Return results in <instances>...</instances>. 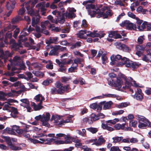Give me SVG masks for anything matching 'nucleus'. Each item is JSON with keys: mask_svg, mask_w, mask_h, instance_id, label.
Returning <instances> with one entry per match:
<instances>
[{"mask_svg": "<svg viewBox=\"0 0 151 151\" xmlns=\"http://www.w3.org/2000/svg\"><path fill=\"white\" fill-rule=\"evenodd\" d=\"M70 79V78L66 77H63L61 78V81L63 83H66Z\"/></svg>", "mask_w": 151, "mask_h": 151, "instance_id": "obj_54", "label": "nucleus"}, {"mask_svg": "<svg viewBox=\"0 0 151 151\" xmlns=\"http://www.w3.org/2000/svg\"><path fill=\"white\" fill-rule=\"evenodd\" d=\"M27 30V28H24L23 30L21 32L19 37V39H22V38L28 35L27 33L25 32Z\"/></svg>", "mask_w": 151, "mask_h": 151, "instance_id": "obj_27", "label": "nucleus"}, {"mask_svg": "<svg viewBox=\"0 0 151 151\" xmlns=\"http://www.w3.org/2000/svg\"><path fill=\"white\" fill-rule=\"evenodd\" d=\"M58 49L59 48L58 47H53V48L50 51L49 55L50 56H58Z\"/></svg>", "mask_w": 151, "mask_h": 151, "instance_id": "obj_24", "label": "nucleus"}, {"mask_svg": "<svg viewBox=\"0 0 151 151\" xmlns=\"http://www.w3.org/2000/svg\"><path fill=\"white\" fill-rule=\"evenodd\" d=\"M48 120H47L46 119H43V120H42V118L41 120V121L42 122V125L43 126L49 128L50 127V125L49 123L48 122Z\"/></svg>", "mask_w": 151, "mask_h": 151, "instance_id": "obj_37", "label": "nucleus"}, {"mask_svg": "<svg viewBox=\"0 0 151 151\" xmlns=\"http://www.w3.org/2000/svg\"><path fill=\"white\" fill-rule=\"evenodd\" d=\"M58 37H50L46 40V43L47 44H50L51 43L56 44L58 42Z\"/></svg>", "mask_w": 151, "mask_h": 151, "instance_id": "obj_15", "label": "nucleus"}, {"mask_svg": "<svg viewBox=\"0 0 151 151\" xmlns=\"http://www.w3.org/2000/svg\"><path fill=\"white\" fill-rule=\"evenodd\" d=\"M88 32L89 31L86 30H81L79 32L78 35L80 38L86 39H87L86 37H85L84 35V34H86L87 35V34L88 33ZM86 36H87V35Z\"/></svg>", "mask_w": 151, "mask_h": 151, "instance_id": "obj_20", "label": "nucleus"}, {"mask_svg": "<svg viewBox=\"0 0 151 151\" xmlns=\"http://www.w3.org/2000/svg\"><path fill=\"white\" fill-rule=\"evenodd\" d=\"M11 109V115L14 118H16L17 117V115L18 114L19 112L17 109L14 107H12Z\"/></svg>", "mask_w": 151, "mask_h": 151, "instance_id": "obj_21", "label": "nucleus"}, {"mask_svg": "<svg viewBox=\"0 0 151 151\" xmlns=\"http://www.w3.org/2000/svg\"><path fill=\"white\" fill-rule=\"evenodd\" d=\"M38 0H32V1L30 0L27 2L25 4V7L27 10L30 8V5L34 7L35 4L37 3Z\"/></svg>", "mask_w": 151, "mask_h": 151, "instance_id": "obj_16", "label": "nucleus"}, {"mask_svg": "<svg viewBox=\"0 0 151 151\" xmlns=\"http://www.w3.org/2000/svg\"><path fill=\"white\" fill-rule=\"evenodd\" d=\"M92 3L87 4L86 6V8L88 9V13L90 15L91 17H94L96 16V14L97 15V12L95 11L96 6Z\"/></svg>", "mask_w": 151, "mask_h": 151, "instance_id": "obj_7", "label": "nucleus"}, {"mask_svg": "<svg viewBox=\"0 0 151 151\" xmlns=\"http://www.w3.org/2000/svg\"><path fill=\"white\" fill-rule=\"evenodd\" d=\"M50 115L49 113H47L46 114V116L45 115H43L42 116V120L43 119H46L47 120H49L50 118Z\"/></svg>", "mask_w": 151, "mask_h": 151, "instance_id": "obj_40", "label": "nucleus"}, {"mask_svg": "<svg viewBox=\"0 0 151 151\" xmlns=\"http://www.w3.org/2000/svg\"><path fill=\"white\" fill-rule=\"evenodd\" d=\"M120 25L122 27H126L127 29L130 30H134L136 29L135 24L130 22L129 20H126L122 22L120 24Z\"/></svg>", "mask_w": 151, "mask_h": 151, "instance_id": "obj_8", "label": "nucleus"}, {"mask_svg": "<svg viewBox=\"0 0 151 151\" xmlns=\"http://www.w3.org/2000/svg\"><path fill=\"white\" fill-rule=\"evenodd\" d=\"M76 142L75 146L76 147H80L82 145V143L80 142L79 140L78 139H77L76 140Z\"/></svg>", "mask_w": 151, "mask_h": 151, "instance_id": "obj_57", "label": "nucleus"}, {"mask_svg": "<svg viewBox=\"0 0 151 151\" xmlns=\"http://www.w3.org/2000/svg\"><path fill=\"white\" fill-rule=\"evenodd\" d=\"M113 104V103L111 101L106 102V101H104L101 102V106L102 108V106L103 105V109L106 110L109 109L111 105Z\"/></svg>", "mask_w": 151, "mask_h": 151, "instance_id": "obj_12", "label": "nucleus"}, {"mask_svg": "<svg viewBox=\"0 0 151 151\" xmlns=\"http://www.w3.org/2000/svg\"><path fill=\"white\" fill-rule=\"evenodd\" d=\"M135 97H136L137 100L141 101L143 99V97L142 94H135L134 95Z\"/></svg>", "mask_w": 151, "mask_h": 151, "instance_id": "obj_43", "label": "nucleus"}, {"mask_svg": "<svg viewBox=\"0 0 151 151\" xmlns=\"http://www.w3.org/2000/svg\"><path fill=\"white\" fill-rule=\"evenodd\" d=\"M47 19H48L50 20V21L52 23H57V22L56 20H55L53 19V18L51 15H49L47 17Z\"/></svg>", "mask_w": 151, "mask_h": 151, "instance_id": "obj_45", "label": "nucleus"}, {"mask_svg": "<svg viewBox=\"0 0 151 151\" xmlns=\"http://www.w3.org/2000/svg\"><path fill=\"white\" fill-rule=\"evenodd\" d=\"M117 31H110L109 32V36L110 37L114 38L116 32Z\"/></svg>", "mask_w": 151, "mask_h": 151, "instance_id": "obj_47", "label": "nucleus"}, {"mask_svg": "<svg viewBox=\"0 0 151 151\" xmlns=\"http://www.w3.org/2000/svg\"><path fill=\"white\" fill-rule=\"evenodd\" d=\"M135 19L137 20V26H138V28L139 29L140 28V25L142 24V23L143 22V21L142 20H140L139 19V18L137 17Z\"/></svg>", "mask_w": 151, "mask_h": 151, "instance_id": "obj_42", "label": "nucleus"}, {"mask_svg": "<svg viewBox=\"0 0 151 151\" xmlns=\"http://www.w3.org/2000/svg\"><path fill=\"white\" fill-rule=\"evenodd\" d=\"M117 46L118 48L125 52H129L131 50L129 47L124 44L119 43Z\"/></svg>", "mask_w": 151, "mask_h": 151, "instance_id": "obj_13", "label": "nucleus"}, {"mask_svg": "<svg viewBox=\"0 0 151 151\" xmlns=\"http://www.w3.org/2000/svg\"><path fill=\"white\" fill-rule=\"evenodd\" d=\"M20 101L22 103L25 104L26 105L29 104V101L27 99H21Z\"/></svg>", "mask_w": 151, "mask_h": 151, "instance_id": "obj_59", "label": "nucleus"}, {"mask_svg": "<svg viewBox=\"0 0 151 151\" xmlns=\"http://www.w3.org/2000/svg\"><path fill=\"white\" fill-rule=\"evenodd\" d=\"M32 73L36 76L37 77H43L44 75V74L43 73L38 71L35 72L33 71Z\"/></svg>", "mask_w": 151, "mask_h": 151, "instance_id": "obj_33", "label": "nucleus"}, {"mask_svg": "<svg viewBox=\"0 0 151 151\" xmlns=\"http://www.w3.org/2000/svg\"><path fill=\"white\" fill-rule=\"evenodd\" d=\"M110 151H121L118 147L113 146L111 148Z\"/></svg>", "mask_w": 151, "mask_h": 151, "instance_id": "obj_56", "label": "nucleus"}, {"mask_svg": "<svg viewBox=\"0 0 151 151\" xmlns=\"http://www.w3.org/2000/svg\"><path fill=\"white\" fill-rule=\"evenodd\" d=\"M142 60L146 62H151V56L146 54L142 58Z\"/></svg>", "mask_w": 151, "mask_h": 151, "instance_id": "obj_29", "label": "nucleus"}, {"mask_svg": "<svg viewBox=\"0 0 151 151\" xmlns=\"http://www.w3.org/2000/svg\"><path fill=\"white\" fill-rule=\"evenodd\" d=\"M101 59L102 61V63L104 64H106V61L107 59V57L106 55L105 54H103L101 55Z\"/></svg>", "mask_w": 151, "mask_h": 151, "instance_id": "obj_50", "label": "nucleus"}, {"mask_svg": "<svg viewBox=\"0 0 151 151\" xmlns=\"http://www.w3.org/2000/svg\"><path fill=\"white\" fill-rule=\"evenodd\" d=\"M91 119L90 121H89V124H92L93 123V121H96L99 119V116L97 115H96L95 114L92 113L91 114Z\"/></svg>", "mask_w": 151, "mask_h": 151, "instance_id": "obj_22", "label": "nucleus"}, {"mask_svg": "<svg viewBox=\"0 0 151 151\" xmlns=\"http://www.w3.org/2000/svg\"><path fill=\"white\" fill-rule=\"evenodd\" d=\"M5 130L11 134H14L15 133V132L14 131H12V129L10 128L7 127L5 129Z\"/></svg>", "mask_w": 151, "mask_h": 151, "instance_id": "obj_64", "label": "nucleus"}, {"mask_svg": "<svg viewBox=\"0 0 151 151\" xmlns=\"http://www.w3.org/2000/svg\"><path fill=\"white\" fill-rule=\"evenodd\" d=\"M137 122L136 121L134 120H132L130 121L129 122V125L130 126L135 128L137 127Z\"/></svg>", "mask_w": 151, "mask_h": 151, "instance_id": "obj_35", "label": "nucleus"}, {"mask_svg": "<svg viewBox=\"0 0 151 151\" xmlns=\"http://www.w3.org/2000/svg\"><path fill=\"white\" fill-rule=\"evenodd\" d=\"M19 134H22L24 132H26V129H18L16 132Z\"/></svg>", "mask_w": 151, "mask_h": 151, "instance_id": "obj_62", "label": "nucleus"}, {"mask_svg": "<svg viewBox=\"0 0 151 151\" xmlns=\"http://www.w3.org/2000/svg\"><path fill=\"white\" fill-rule=\"evenodd\" d=\"M147 119L144 116H142L138 118V127L141 129H146L147 124L146 123Z\"/></svg>", "mask_w": 151, "mask_h": 151, "instance_id": "obj_9", "label": "nucleus"}, {"mask_svg": "<svg viewBox=\"0 0 151 151\" xmlns=\"http://www.w3.org/2000/svg\"><path fill=\"white\" fill-rule=\"evenodd\" d=\"M70 43H68L66 40L61 41L60 42V45L65 46H70Z\"/></svg>", "mask_w": 151, "mask_h": 151, "instance_id": "obj_63", "label": "nucleus"}, {"mask_svg": "<svg viewBox=\"0 0 151 151\" xmlns=\"http://www.w3.org/2000/svg\"><path fill=\"white\" fill-rule=\"evenodd\" d=\"M12 37V33L8 32L6 33L5 36V42H6L8 39H11Z\"/></svg>", "mask_w": 151, "mask_h": 151, "instance_id": "obj_36", "label": "nucleus"}, {"mask_svg": "<svg viewBox=\"0 0 151 151\" xmlns=\"http://www.w3.org/2000/svg\"><path fill=\"white\" fill-rule=\"evenodd\" d=\"M15 0L11 1V3L9 2H6V7L8 10L13 9L15 7L16 2Z\"/></svg>", "mask_w": 151, "mask_h": 151, "instance_id": "obj_17", "label": "nucleus"}, {"mask_svg": "<svg viewBox=\"0 0 151 151\" xmlns=\"http://www.w3.org/2000/svg\"><path fill=\"white\" fill-rule=\"evenodd\" d=\"M101 128L104 129H106L108 131H112L114 130L113 128L108 126V125L111 126V124H115V122L113 120H109L106 121L105 120L101 121Z\"/></svg>", "mask_w": 151, "mask_h": 151, "instance_id": "obj_6", "label": "nucleus"}, {"mask_svg": "<svg viewBox=\"0 0 151 151\" xmlns=\"http://www.w3.org/2000/svg\"><path fill=\"white\" fill-rule=\"evenodd\" d=\"M62 16L60 20V22L61 23H63L65 21V17H67L66 14L63 13L62 14Z\"/></svg>", "mask_w": 151, "mask_h": 151, "instance_id": "obj_48", "label": "nucleus"}, {"mask_svg": "<svg viewBox=\"0 0 151 151\" xmlns=\"http://www.w3.org/2000/svg\"><path fill=\"white\" fill-rule=\"evenodd\" d=\"M101 9V12L99 11L97 12V15L96 16L97 18L103 17L104 19L107 18L109 16H111L113 15V13H111L112 10L108 6H104Z\"/></svg>", "mask_w": 151, "mask_h": 151, "instance_id": "obj_3", "label": "nucleus"}, {"mask_svg": "<svg viewBox=\"0 0 151 151\" xmlns=\"http://www.w3.org/2000/svg\"><path fill=\"white\" fill-rule=\"evenodd\" d=\"M39 140L42 141L45 144H50L54 140V139L52 138L51 139L46 138V139H45L43 138H39Z\"/></svg>", "mask_w": 151, "mask_h": 151, "instance_id": "obj_28", "label": "nucleus"}, {"mask_svg": "<svg viewBox=\"0 0 151 151\" xmlns=\"http://www.w3.org/2000/svg\"><path fill=\"white\" fill-rule=\"evenodd\" d=\"M56 87L58 88L57 93L60 94H63L65 92H68L70 85L67 84L65 86H63V84L59 82H57L55 85Z\"/></svg>", "mask_w": 151, "mask_h": 151, "instance_id": "obj_4", "label": "nucleus"}, {"mask_svg": "<svg viewBox=\"0 0 151 151\" xmlns=\"http://www.w3.org/2000/svg\"><path fill=\"white\" fill-rule=\"evenodd\" d=\"M124 150L127 151H139V150L135 148H133L131 149L130 147H123Z\"/></svg>", "mask_w": 151, "mask_h": 151, "instance_id": "obj_34", "label": "nucleus"}, {"mask_svg": "<svg viewBox=\"0 0 151 151\" xmlns=\"http://www.w3.org/2000/svg\"><path fill=\"white\" fill-rule=\"evenodd\" d=\"M25 74L28 76V78H27V80L30 79L33 77L32 74L30 72H26Z\"/></svg>", "mask_w": 151, "mask_h": 151, "instance_id": "obj_53", "label": "nucleus"}, {"mask_svg": "<svg viewBox=\"0 0 151 151\" xmlns=\"http://www.w3.org/2000/svg\"><path fill=\"white\" fill-rule=\"evenodd\" d=\"M127 15L129 17L134 19H135V18L137 17H136V15L135 14L131 12H128L127 13Z\"/></svg>", "mask_w": 151, "mask_h": 151, "instance_id": "obj_58", "label": "nucleus"}, {"mask_svg": "<svg viewBox=\"0 0 151 151\" xmlns=\"http://www.w3.org/2000/svg\"><path fill=\"white\" fill-rule=\"evenodd\" d=\"M87 129L93 134L96 133L98 131L97 128L94 127H90Z\"/></svg>", "mask_w": 151, "mask_h": 151, "instance_id": "obj_38", "label": "nucleus"}, {"mask_svg": "<svg viewBox=\"0 0 151 151\" xmlns=\"http://www.w3.org/2000/svg\"><path fill=\"white\" fill-rule=\"evenodd\" d=\"M81 21L80 20L75 21L73 22V27L75 28L79 27L81 25Z\"/></svg>", "mask_w": 151, "mask_h": 151, "instance_id": "obj_46", "label": "nucleus"}, {"mask_svg": "<svg viewBox=\"0 0 151 151\" xmlns=\"http://www.w3.org/2000/svg\"><path fill=\"white\" fill-rule=\"evenodd\" d=\"M8 145H9L10 148L13 150H17L21 149V148L20 147H17L14 146L12 142H9L8 143Z\"/></svg>", "mask_w": 151, "mask_h": 151, "instance_id": "obj_25", "label": "nucleus"}, {"mask_svg": "<svg viewBox=\"0 0 151 151\" xmlns=\"http://www.w3.org/2000/svg\"><path fill=\"white\" fill-rule=\"evenodd\" d=\"M72 120L71 118L68 117L65 120L60 121V122L58 124V126L60 127L63 124L70 122Z\"/></svg>", "mask_w": 151, "mask_h": 151, "instance_id": "obj_30", "label": "nucleus"}, {"mask_svg": "<svg viewBox=\"0 0 151 151\" xmlns=\"http://www.w3.org/2000/svg\"><path fill=\"white\" fill-rule=\"evenodd\" d=\"M123 65H125L127 67H132L134 70L138 68L141 64L138 62H134L130 60L129 58L124 57L122 59V62H120L118 64V66Z\"/></svg>", "mask_w": 151, "mask_h": 151, "instance_id": "obj_2", "label": "nucleus"}, {"mask_svg": "<svg viewBox=\"0 0 151 151\" xmlns=\"http://www.w3.org/2000/svg\"><path fill=\"white\" fill-rule=\"evenodd\" d=\"M49 64H47L46 65V67L52 70L53 68V65L52 61L50 60H48Z\"/></svg>", "mask_w": 151, "mask_h": 151, "instance_id": "obj_39", "label": "nucleus"}, {"mask_svg": "<svg viewBox=\"0 0 151 151\" xmlns=\"http://www.w3.org/2000/svg\"><path fill=\"white\" fill-rule=\"evenodd\" d=\"M81 148L82 150H83V151H91L92 149L91 148L88 147L87 146H86L85 145L83 146Z\"/></svg>", "mask_w": 151, "mask_h": 151, "instance_id": "obj_61", "label": "nucleus"}, {"mask_svg": "<svg viewBox=\"0 0 151 151\" xmlns=\"http://www.w3.org/2000/svg\"><path fill=\"white\" fill-rule=\"evenodd\" d=\"M12 48L14 49L15 50H17L19 47H22V43L19 40L18 41V43L15 42L12 45Z\"/></svg>", "mask_w": 151, "mask_h": 151, "instance_id": "obj_19", "label": "nucleus"}, {"mask_svg": "<svg viewBox=\"0 0 151 151\" xmlns=\"http://www.w3.org/2000/svg\"><path fill=\"white\" fill-rule=\"evenodd\" d=\"M90 107L94 110L97 109V111L98 112L102 110V106H101V102L98 104L96 103H93L90 105Z\"/></svg>", "mask_w": 151, "mask_h": 151, "instance_id": "obj_14", "label": "nucleus"}, {"mask_svg": "<svg viewBox=\"0 0 151 151\" xmlns=\"http://www.w3.org/2000/svg\"><path fill=\"white\" fill-rule=\"evenodd\" d=\"M67 70V68L65 66L63 67L59 68L58 69V71L63 73H65L66 72Z\"/></svg>", "mask_w": 151, "mask_h": 151, "instance_id": "obj_60", "label": "nucleus"}, {"mask_svg": "<svg viewBox=\"0 0 151 151\" xmlns=\"http://www.w3.org/2000/svg\"><path fill=\"white\" fill-rule=\"evenodd\" d=\"M125 124H121L119 123H118L114 125V127L116 130L124 129L125 127Z\"/></svg>", "mask_w": 151, "mask_h": 151, "instance_id": "obj_32", "label": "nucleus"}, {"mask_svg": "<svg viewBox=\"0 0 151 151\" xmlns=\"http://www.w3.org/2000/svg\"><path fill=\"white\" fill-rule=\"evenodd\" d=\"M81 42L77 41L75 43H70V46H71L70 49H74L76 48H78L81 46Z\"/></svg>", "mask_w": 151, "mask_h": 151, "instance_id": "obj_23", "label": "nucleus"}, {"mask_svg": "<svg viewBox=\"0 0 151 151\" xmlns=\"http://www.w3.org/2000/svg\"><path fill=\"white\" fill-rule=\"evenodd\" d=\"M97 32V30H94L93 32H88L87 36L92 37H97L101 38L104 37L105 35V34L103 33L101 31H99L98 32Z\"/></svg>", "mask_w": 151, "mask_h": 151, "instance_id": "obj_10", "label": "nucleus"}, {"mask_svg": "<svg viewBox=\"0 0 151 151\" xmlns=\"http://www.w3.org/2000/svg\"><path fill=\"white\" fill-rule=\"evenodd\" d=\"M145 48L142 45H138L136 47L137 51H141L142 52H143Z\"/></svg>", "mask_w": 151, "mask_h": 151, "instance_id": "obj_44", "label": "nucleus"}, {"mask_svg": "<svg viewBox=\"0 0 151 151\" xmlns=\"http://www.w3.org/2000/svg\"><path fill=\"white\" fill-rule=\"evenodd\" d=\"M105 141V140L104 139L103 136H101L99 137L98 140L96 141V142L94 143L93 144L97 146H100Z\"/></svg>", "mask_w": 151, "mask_h": 151, "instance_id": "obj_18", "label": "nucleus"}, {"mask_svg": "<svg viewBox=\"0 0 151 151\" xmlns=\"http://www.w3.org/2000/svg\"><path fill=\"white\" fill-rule=\"evenodd\" d=\"M108 84L111 86H114L119 89H120L123 84L124 82L122 79L120 77H117L116 81H114L113 79L108 80Z\"/></svg>", "mask_w": 151, "mask_h": 151, "instance_id": "obj_5", "label": "nucleus"}, {"mask_svg": "<svg viewBox=\"0 0 151 151\" xmlns=\"http://www.w3.org/2000/svg\"><path fill=\"white\" fill-rule=\"evenodd\" d=\"M51 121L54 120V123L56 124L55 125H58V124L60 122H59V120L57 118H56L55 117V116L52 115V116L51 118Z\"/></svg>", "mask_w": 151, "mask_h": 151, "instance_id": "obj_49", "label": "nucleus"}, {"mask_svg": "<svg viewBox=\"0 0 151 151\" xmlns=\"http://www.w3.org/2000/svg\"><path fill=\"white\" fill-rule=\"evenodd\" d=\"M103 5L101 4L99 5L98 6L96 7L95 11L96 12H99V11L100 12H101V9L103 8Z\"/></svg>", "mask_w": 151, "mask_h": 151, "instance_id": "obj_55", "label": "nucleus"}, {"mask_svg": "<svg viewBox=\"0 0 151 151\" xmlns=\"http://www.w3.org/2000/svg\"><path fill=\"white\" fill-rule=\"evenodd\" d=\"M32 142L33 143L35 144L36 143H40V144H44V142L42 141H40L37 139H30Z\"/></svg>", "mask_w": 151, "mask_h": 151, "instance_id": "obj_51", "label": "nucleus"}, {"mask_svg": "<svg viewBox=\"0 0 151 151\" xmlns=\"http://www.w3.org/2000/svg\"><path fill=\"white\" fill-rule=\"evenodd\" d=\"M123 138V137H119L116 136L115 137H113L112 139L113 140V142L114 143H119L121 141Z\"/></svg>", "mask_w": 151, "mask_h": 151, "instance_id": "obj_31", "label": "nucleus"}, {"mask_svg": "<svg viewBox=\"0 0 151 151\" xmlns=\"http://www.w3.org/2000/svg\"><path fill=\"white\" fill-rule=\"evenodd\" d=\"M34 7L30 5V8L28 10L27 9L28 14L32 17V25L33 27H35L36 24L38 23L40 17L38 11H35L33 10V8Z\"/></svg>", "mask_w": 151, "mask_h": 151, "instance_id": "obj_1", "label": "nucleus"}, {"mask_svg": "<svg viewBox=\"0 0 151 151\" xmlns=\"http://www.w3.org/2000/svg\"><path fill=\"white\" fill-rule=\"evenodd\" d=\"M22 19V18L21 17L17 16L12 19L11 22L12 24H15L19 22Z\"/></svg>", "mask_w": 151, "mask_h": 151, "instance_id": "obj_26", "label": "nucleus"}, {"mask_svg": "<svg viewBox=\"0 0 151 151\" xmlns=\"http://www.w3.org/2000/svg\"><path fill=\"white\" fill-rule=\"evenodd\" d=\"M110 58L111 61L110 63L111 65H114L117 64L118 65V64L119 63H117L118 61L121 60L122 61V56L119 55H113L111 56Z\"/></svg>", "mask_w": 151, "mask_h": 151, "instance_id": "obj_11", "label": "nucleus"}, {"mask_svg": "<svg viewBox=\"0 0 151 151\" xmlns=\"http://www.w3.org/2000/svg\"><path fill=\"white\" fill-rule=\"evenodd\" d=\"M19 29L18 28H17L14 31V34L13 35V37L15 38L16 39L17 37V35L19 33Z\"/></svg>", "mask_w": 151, "mask_h": 151, "instance_id": "obj_41", "label": "nucleus"}, {"mask_svg": "<svg viewBox=\"0 0 151 151\" xmlns=\"http://www.w3.org/2000/svg\"><path fill=\"white\" fill-rule=\"evenodd\" d=\"M25 12V9L24 7H22L18 11V14L19 15H23Z\"/></svg>", "mask_w": 151, "mask_h": 151, "instance_id": "obj_52", "label": "nucleus"}]
</instances>
